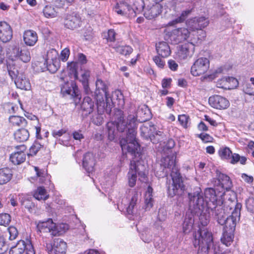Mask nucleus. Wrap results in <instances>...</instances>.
Here are the masks:
<instances>
[{
  "mask_svg": "<svg viewBox=\"0 0 254 254\" xmlns=\"http://www.w3.org/2000/svg\"><path fill=\"white\" fill-rule=\"evenodd\" d=\"M176 57L178 60L182 61L190 57V44L185 43L178 47Z\"/></svg>",
  "mask_w": 254,
  "mask_h": 254,
  "instance_id": "nucleus-30",
  "label": "nucleus"
},
{
  "mask_svg": "<svg viewBox=\"0 0 254 254\" xmlns=\"http://www.w3.org/2000/svg\"><path fill=\"white\" fill-rule=\"evenodd\" d=\"M205 201L206 202V206L207 209L209 211V210L214 211L219 209H222L224 204V196L225 192L219 191L216 192V190L212 188H206L204 190Z\"/></svg>",
  "mask_w": 254,
  "mask_h": 254,
  "instance_id": "nucleus-5",
  "label": "nucleus"
},
{
  "mask_svg": "<svg viewBox=\"0 0 254 254\" xmlns=\"http://www.w3.org/2000/svg\"><path fill=\"white\" fill-rule=\"evenodd\" d=\"M191 23L192 24L190 28L199 30L206 27L209 24V21L204 17H200L191 20Z\"/></svg>",
  "mask_w": 254,
  "mask_h": 254,
  "instance_id": "nucleus-32",
  "label": "nucleus"
},
{
  "mask_svg": "<svg viewBox=\"0 0 254 254\" xmlns=\"http://www.w3.org/2000/svg\"><path fill=\"white\" fill-rule=\"evenodd\" d=\"M7 232L9 235V239L13 240L16 238L18 236V232L16 227L10 226L7 228Z\"/></svg>",
  "mask_w": 254,
  "mask_h": 254,
  "instance_id": "nucleus-60",
  "label": "nucleus"
},
{
  "mask_svg": "<svg viewBox=\"0 0 254 254\" xmlns=\"http://www.w3.org/2000/svg\"><path fill=\"white\" fill-rule=\"evenodd\" d=\"M61 93L64 96L70 95L74 102L76 104L81 99V94L78 86L74 81L64 83L61 88Z\"/></svg>",
  "mask_w": 254,
  "mask_h": 254,
  "instance_id": "nucleus-12",
  "label": "nucleus"
},
{
  "mask_svg": "<svg viewBox=\"0 0 254 254\" xmlns=\"http://www.w3.org/2000/svg\"><path fill=\"white\" fill-rule=\"evenodd\" d=\"M188 196L189 198V207L191 211L194 213L202 212L206 208V202L200 192L195 191L192 193H189Z\"/></svg>",
  "mask_w": 254,
  "mask_h": 254,
  "instance_id": "nucleus-9",
  "label": "nucleus"
},
{
  "mask_svg": "<svg viewBox=\"0 0 254 254\" xmlns=\"http://www.w3.org/2000/svg\"><path fill=\"white\" fill-rule=\"evenodd\" d=\"M11 26L5 21H0V40L3 43L9 42L12 38Z\"/></svg>",
  "mask_w": 254,
  "mask_h": 254,
  "instance_id": "nucleus-21",
  "label": "nucleus"
},
{
  "mask_svg": "<svg viewBox=\"0 0 254 254\" xmlns=\"http://www.w3.org/2000/svg\"><path fill=\"white\" fill-rule=\"evenodd\" d=\"M137 200V194H135L132 196L130 201L129 202V205L127 208V212L128 214L132 215L133 213V209L134 206L136 204V201Z\"/></svg>",
  "mask_w": 254,
  "mask_h": 254,
  "instance_id": "nucleus-56",
  "label": "nucleus"
},
{
  "mask_svg": "<svg viewBox=\"0 0 254 254\" xmlns=\"http://www.w3.org/2000/svg\"><path fill=\"white\" fill-rule=\"evenodd\" d=\"M188 196L189 198V207L191 211L194 213L202 212L206 208V202L200 192L195 191L192 193H189Z\"/></svg>",
  "mask_w": 254,
  "mask_h": 254,
  "instance_id": "nucleus-8",
  "label": "nucleus"
},
{
  "mask_svg": "<svg viewBox=\"0 0 254 254\" xmlns=\"http://www.w3.org/2000/svg\"><path fill=\"white\" fill-rule=\"evenodd\" d=\"M33 196L38 200H45L49 198V195L44 187H39L34 190Z\"/></svg>",
  "mask_w": 254,
  "mask_h": 254,
  "instance_id": "nucleus-37",
  "label": "nucleus"
},
{
  "mask_svg": "<svg viewBox=\"0 0 254 254\" xmlns=\"http://www.w3.org/2000/svg\"><path fill=\"white\" fill-rule=\"evenodd\" d=\"M67 244L63 240L55 239L53 242L46 244V250L49 254H64Z\"/></svg>",
  "mask_w": 254,
  "mask_h": 254,
  "instance_id": "nucleus-15",
  "label": "nucleus"
},
{
  "mask_svg": "<svg viewBox=\"0 0 254 254\" xmlns=\"http://www.w3.org/2000/svg\"><path fill=\"white\" fill-rule=\"evenodd\" d=\"M119 55L128 57L133 52L132 48L129 45H118L113 47Z\"/></svg>",
  "mask_w": 254,
  "mask_h": 254,
  "instance_id": "nucleus-36",
  "label": "nucleus"
},
{
  "mask_svg": "<svg viewBox=\"0 0 254 254\" xmlns=\"http://www.w3.org/2000/svg\"><path fill=\"white\" fill-rule=\"evenodd\" d=\"M137 116L140 118L141 122H145L149 120L151 117V112L148 107L146 105L139 108L137 112Z\"/></svg>",
  "mask_w": 254,
  "mask_h": 254,
  "instance_id": "nucleus-34",
  "label": "nucleus"
},
{
  "mask_svg": "<svg viewBox=\"0 0 254 254\" xmlns=\"http://www.w3.org/2000/svg\"><path fill=\"white\" fill-rule=\"evenodd\" d=\"M90 71L89 70H85L81 74V77L79 79L80 82L82 83V84L85 90H87V89L89 88L88 81Z\"/></svg>",
  "mask_w": 254,
  "mask_h": 254,
  "instance_id": "nucleus-51",
  "label": "nucleus"
},
{
  "mask_svg": "<svg viewBox=\"0 0 254 254\" xmlns=\"http://www.w3.org/2000/svg\"><path fill=\"white\" fill-rule=\"evenodd\" d=\"M23 39L26 45L32 47L37 42L38 36L36 31L29 29L23 32Z\"/></svg>",
  "mask_w": 254,
  "mask_h": 254,
  "instance_id": "nucleus-27",
  "label": "nucleus"
},
{
  "mask_svg": "<svg viewBox=\"0 0 254 254\" xmlns=\"http://www.w3.org/2000/svg\"><path fill=\"white\" fill-rule=\"evenodd\" d=\"M12 177V170L5 167L0 169V185H3L8 182Z\"/></svg>",
  "mask_w": 254,
  "mask_h": 254,
  "instance_id": "nucleus-33",
  "label": "nucleus"
},
{
  "mask_svg": "<svg viewBox=\"0 0 254 254\" xmlns=\"http://www.w3.org/2000/svg\"><path fill=\"white\" fill-rule=\"evenodd\" d=\"M129 124L131 127L129 128L128 133H127L126 138L120 140V143L123 153H129L136 156L137 154L139 155L138 150L140 149V145L136 140L137 127L133 120Z\"/></svg>",
  "mask_w": 254,
  "mask_h": 254,
  "instance_id": "nucleus-4",
  "label": "nucleus"
},
{
  "mask_svg": "<svg viewBox=\"0 0 254 254\" xmlns=\"http://www.w3.org/2000/svg\"><path fill=\"white\" fill-rule=\"evenodd\" d=\"M179 125L184 129L188 128L190 125V118L187 114L179 115L178 117Z\"/></svg>",
  "mask_w": 254,
  "mask_h": 254,
  "instance_id": "nucleus-42",
  "label": "nucleus"
},
{
  "mask_svg": "<svg viewBox=\"0 0 254 254\" xmlns=\"http://www.w3.org/2000/svg\"><path fill=\"white\" fill-rule=\"evenodd\" d=\"M159 168H156L155 174L159 178H163L168 174V169L170 171V176L172 183L167 187L169 196L182 195L186 190V186L184 184L183 177L180 172V169L176 164V156L174 154L163 156L160 160Z\"/></svg>",
  "mask_w": 254,
  "mask_h": 254,
  "instance_id": "nucleus-1",
  "label": "nucleus"
},
{
  "mask_svg": "<svg viewBox=\"0 0 254 254\" xmlns=\"http://www.w3.org/2000/svg\"><path fill=\"white\" fill-rule=\"evenodd\" d=\"M190 30L186 27H179L172 30L164 31V39L171 44H178L188 41L190 37Z\"/></svg>",
  "mask_w": 254,
  "mask_h": 254,
  "instance_id": "nucleus-6",
  "label": "nucleus"
},
{
  "mask_svg": "<svg viewBox=\"0 0 254 254\" xmlns=\"http://www.w3.org/2000/svg\"><path fill=\"white\" fill-rule=\"evenodd\" d=\"M141 135L145 139H150L154 144H157L163 138V132L156 130L155 126L149 123L143 125L140 128Z\"/></svg>",
  "mask_w": 254,
  "mask_h": 254,
  "instance_id": "nucleus-7",
  "label": "nucleus"
},
{
  "mask_svg": "<svg viewBox=\"0 0 254 254\" xmlns=\"http://www.w3.org/2000/svg\"><path fill=\"white\" fill-rule=\"evenodd\" d=\"M95 164L96 159L93 153L89 152L86 153L82 160V166L85 170L88 173L93 172Z\"/></svg>",
  "mask_w": 254,
  "mask_h": 254,
  "instance_id": "nucleus-24",
  "label": "nucleus"
},
{
  "mask_svg": "<svg viewBox=\"0 0 254 254\" xmlns=\"http://www.w3.org/2000/svg\"><path fill=\"white\" fill-rule=\"evenodd\" d=\"M138 166L134 160H131L129 164V171L127 173L128 186L132 188L135 186L137 179Z\"/></svg>",
  "mask_w": 254,
  "mask_h": 254,
  "instance_id": "nucleus-25",
  "label": "nucleus"
},
{
  "mask_svg": "<svg viewBox=\"0 0 254 254\" xmlns=\"http://www.w3.org/2000/svg\"><path fill=\"white\" fill-rule=\"evenodd\" d=\"M8 249V246L4 236H0V254H3L7 251Z\"/></svg>",
  "mask_w": 254,
  "mask_h": 254,
  "instance_id": "nucleus-59",
  "label": "nucleus"
},
{
  "mask_svg": "<svg viewBox=\"0 0 254 254\" xmlns=\"http://www.w3.org/2000/svg\"><path fill=\"white\" fill-rule=\"evenodd\" d=\"M12 53L15 56L18 57L24 63H27L30 61V52L25 46L20 49L18 45H14L12 49Z\"/></svg>",
  "mask_w": 254,
  "mask_h": 254,
  "instance_id": "nucleus-23",
  "label": "nucleus"
},
{
  "mask_svg": "<svg viewBox=\"0 0 254 254\" xmlns=\"http://www.w3.org/2000/svg\"><path fill=\"white\" fill-rule=\"evenodd\" d=\"M156 50L159 56L163 58L168 57L171 54L169 44L166 42H159L156 44Z\"/></svg>",
  "mask_w": 254,
  "mask_h": 254,
  "instance_id": "nucleus-29",
  "label": "nucleus"
},
{
  "mask_svg": "<svg viewBox=\"0 0 254 254\" xmlns=\"http://www.w3.org/2000/svg\"><path fill=\"white\" fill-rule=\"evenodd\" d=\"M94 102L89 96L85 97L80 105L82 114L87 116L93 112L94 109Z\"/></svg>",
  "mask_w": 254,
  "mask_h": 254,
  "instance_id": "nucleus-28",
  "label": "nucleus"
},
{
  "mask_svg": "<svg viewBox=\"0 0 254 254\" xmlns=\"http://www.w3.org/2000/svg\"><path fill=\"white\" fill-rule=\"evenodd\" d=\"M113 10L118 14L127 16L132 13V8L130 4L125 0L120 1L113 7Z\"/></svg>",
  "mask_w": 254,
  "mask_h": 254,
  "instance_id": "nucleus-22",
  "label": "nucleus"
},
{
  "mask_svg": "<svg viewBox=\"0 0 254 254\" xmlns=\"http://www.w3.org/2000/svg\"><path fill=\"white\" fill-rule=\"evenodd\" d=\"M67 68L69 73L73 74L75 79H78V63L75 62H71L67 63Z\"/></svg>",
  "mask_w": 254,
  "mask_h": 254,
  "instance_id": "nucleus-50",
  "label": "nucleus"
},
{
  "mask_svg": "<svg viewBox=\"0 0 254 254\" xmlns=\"http://www.w3.org/2000/svg\"><path fill=\"white\" fill-rule=\"evenodd\" d=\"M246 207L249 211L254 213V197L249 198L247 200Z\"/></svg>",
  "mask_w": 254,
  "mask_h": 254,
  "instance_id": "nucleus-64",
  "label": "nucleus"
},
{
  "mask_svg": "<svg viewBox=\"0 0 254 254\" xmlns=\"http://www.w3.org/2000/svg\"><path fill=\"white\" fill-rule=\"evenodd\" d=\"M20 199L21 205L25 208L30 210L34 207L33 202L27 195L22 194Z\"/></svg>",
  "mask_w": 254,
  "mask_h": 254,
  "instance_id": "nucleus-45",
  "label": "nucleus"
},
{
  "mask_svg": "<svg viewBox=\"0 0 254 254\" xmlns=\"http://www.w3.org/2000/svg\"><path fill=\"white\" fill-rule=\"evenodd\" d=\"M194 220L191 217L185 218L183 224V232L185 234L189 233L193 227Z\"/></svg>",
  "mask_w": 254,
  "mask_h": 254,
  "instance_id": "nucleus-44",
  "label": "nucleus"
},
{
  "mask_svg": "<svg viewBox=\"0 0 254 254\" xmlns=\"http://www.w3.org/2000/svg\"><path fill=\"white\" fill-rule=\"evenodd\" d=\"M133 120L135 122V126L137 127L136 120L134 117L128 119L127 122L124 120V117L123 114L121 115L118 118L117 120L115 121L117 125V129L118 131L123 132L126 129H127V133H128L129 128L131 127L130 122Z\"/></svg>",
  "mask_w": 254,
  "mask_h": 254,
  "instance_id": "nucleus-26",
  "label": "nucleus"
},
{
  "mask_svg": "<svg viewBox=\"0 0 254 254\" xmlns=\"http://www.w3.org/2000/svg\"><path fill=\"white\" fill-rule=\"evenodd\" d=\"M29 131L28 130L23 128L17 129L14 133L15 140L19 142L26 141L29 138Z\"/></svg>",
  "mask_w": 254,
  "mask_h": 254,
  "instance_id": "nucleus-35",
  "label": "nucleus"
},
{
  "mask_svg": "<svg viewBox=\"0 0 254 254\" xmlns=\"http://www.w3.org/2000/svg\"><path fill=\"white\" fill-rule=\"evenodd\" d=\"M16 151L12 153L9 157L10 161L14 165H19L26 160V146L24 144L17 145L15 147Z\"/></svg>",
  "mask_w": 254,
  "mask_h": 254,
  "instance_id": "nucleus-18",
  "label": "nucleus"
},
{
  "mask_svg": "<svg viewBox=\"0 0 254 254\" xmlns=\"http://www.w3.org/2000/svg\"><path fill=\"white\" fill-rule=\"evenodd\" d=\"M116 33L113 29L108 31L107 35L106 38L108 42H114L116 40Z\"/></svg>",
  "mask_w": 254,
  "mask_h": 254,
  "instance_id": "nucleus-62",
  "label": "nucleus"
},
{
  "mask_svg": "<svg viewBox=\"0 0 254 254\" xmlns=\"http://www.w3.org/2000/svg\"><path fill=\"white\" fill-rule=\"evenodd\" d=\"M58 51L55 49H50L47 52L45 62H51V61L59 60L58 59Z\"/></svg>",
  "mask_w": 254,
  "mask_h": 254,
  "instance_id": "nucleus-49",
  "label": "nucleus"
},
{
  "mask_svg": "<svg viewBox=\"0 0 254 254\" xmlns=\"http://www.w3.org/2000/svg\"><path fill=\"white\" fill-rule=\"evenodd\" d=\"M63 24L64 27L68 29L74 30L80 27L82 25L81 17L74 12L66 13L63 18Z\"/></svg>",
  "mask_w": 254,
  "mask_h": 254,
  "instance_id": "nucleus-14",
  "label": "nucleus"
},
{
  "mask_svg": "<svg viewBox=\"0 0 254 254\" xmlns=\"http://www.w3.org/2000/svg\"><path fill=\"white\" fill-rule=\"evenodd\" d=\"M190 34L188 39L189 43L193 46H198L205 40L206 32L202 29L196 30L190 28Z\"/></svg>",
  "mask_w": 254,
  "mask_h": 254,
  "instance_id": "nucleus-20",
  "label": "nucleus"
},
{
  "mask_svg": "<svg viewBox=\"0 0 254 254\" xmlns=\"http://www.w3.org/2000/svg\"><path fill=\"white\" fill-rule=\"evenodd\" d=\"M129 1L132 4L131 6L132 8V12L139 13L143 10L145 6L144 0H129Z\"/></svg>",
  "mask_w": 254,
  "mask_h": 254,
  "instance_id": "nucleus-41",
  "label": "nucleus"
},
{
  "mask_svg": "<svg viewBox=\"0 0 254 254\" xmlns=\"http://www.w3.org/2000/svg\"><path fill=\"white\" fill-rule=\"evenodd\" d=\"M210 62L204 57L196 59L190 68V73L194 76H199L206 73L209 68Z\"/></svg>",
  "mask_w": 254,
  "mask_h": 254,
  "instance_id": "nucleus-13",
  "label": "nucleus"
},
{
  "mask_svg": "<svg viewBox=\"0 0 254 254\" xmlns=\"http://www.w3.org/2000/svg\"><path fill=\"white\" fill-rule=\"evenodd\" d=\"M196 136L200 139L203 143H213L214 141V138L212 136L205 132L197 134Z\"/></svg>",
  "mask_w": 254,
  "mask_h": 254,
  "instance_id": "nucleus-52",
  "label": "nucleus"
},
{
  "mask_svg": "<svg viewBox=\"0 0 254 254\" xmlns=\"http://www.w3.org/2000/svg\"><path fill=\"white\" fill-rule=\"evenodd\" d=\"M159 55L153 57V61L155 63L158 67L163 69L165 65V61Z\"/></svg>",
  "mask_w": 254,
  "mask_h": 254,
  "instance_id": "nucleus-58",
  "label": "nucleus"
},
{
  "mask_svg": "<svg viewBox=\"0 0 254 254\" xmlns=\"http://www.w3.org/2000/svg\"><path fill=\"white\" fill-rule=\"evenodd\" d=\"M44 148V146L39 142L35 141L29 148V152L27 154L28 156H34L38 152Z\"/></svg>",
  "mask_w": 254,
  "mask_h": 254,
  "instance_id": "nucleus-47",
  "label": "nucleus"
},
{
  "mask_svg": "<svg viewBox=\"0 0 254 254\" xmlns=\"http://www.w3.org/2000/svg\"><path fill=\"white\" fill-rule=\"evenodd\" d=\"M210 106L217 110H225L230 106L229 100L225 97L219 95H214L208 99Z\"/></svg>",
  "mask_w": 254,
  "mask_h": 254,
  "instance_id": "nucleus-16",
  "label": "nucleus"
},
{
  "mask_svg": "<svg viewBox=\"0 0 254 254\" xmlns=\"http://www.w3.org/2000/svg\"><path fill=\"white\" fill-rule=\"evenodd\" d=\"M242 204L234 201L224 202L223 207L215 210L214 213L217 222L223 226V230L235 231L237 221L240 217Z\"/></svg>",
  "mask_w": 254,
  "mask_h": 254,
  "instance_id": "nucleus-2",
  "label": "nucleus"
},
{
  "mask_svg": "<svg viewBox=\"0 0 254 254\" xmlns=\"http://www.w3.org/2000/svg\"><path fill=\"white\" fill-rule=\"evenodd\" d=\"M219 156L222 160H230L232 164H236L239 161L242 165H245L247 162V158L245 156H240L238 153H232L230 148L227 146H222L218 151Z\"/></svg>",
  "mask_w": 254,
  "mask_h": 254,
  "instance_id": "nucleus-10",
  "label": "nucleus"
},
{
  "mask_svg": "<svg viewBox=\"0 0 254 254\" xmlns=\"http://www.w3.org/2000/svg\"><path fill=\"white\" fill-rule=\"evenodd\" d=\"M35 254L34 247L31 241L29 239L26 241L20 240L15 245L12 247L9 252V254Z\"/></svg>",
  "mask_w": 254,
  "mask_h": 254,
  "instance_id": "nucleus-11",
  "label": "nucleus"
},
{
  "mask_svg": "<svg viewBox=\"0 0 254 254\" xmlns=\"http://www.w3.org/2000/svg\"><path fill=\"white\" fill-rule=\"evenodd\" d=\"M192 244L194 248H198L197 254H209V250L213 244V235L207 230L199 228L193 233Z\"/></svg>",
  "mask_w": 254,
  "mask_h": 254,
  "instance_id": "nucleus-3",
  "label": "nucleus"
},
{
  "mask_svg": "<svg viewBox=\"0 0 254 254\" xmlns=\"http://www.w3.org/2000/svg\"><path fill=\"white\" fill-rule=\"evenodd\" d=\"M11 221V216L6 213L0 214V225L7 226Z\"/></svg>",
  "mask_w": 254,
  "mask_h": 254,
  "instance_id": "nucleus-55",
  "label": "nucleus"
},
{
  "mask_svg": "<svg viewBox=\"0 0 254 254\" xmlns=\"http://www.w3.org/2000/svg\"><path fill=\"white\" fill-rule=\"evenodd\" d=\"M217 177L218 181L223 190H228L230 188L231 181L228 176L223 173H219Z\"/></svg>",
  "mask_w": 254,
  "mask_h": 254,
  "instance_id": "nucleus-39",
  "label": "nucleus"
},
{
  "mask_svg": "<svg viewBox=\"0 0 254 254\" xmlns=\"http://www.w3.org/2000/svg\"><path fill=\"white\" fill-rule=\"evenodd\" d=\"M47 64V70L52 73H54L58 70L60 66V63L59 60L45 62Z\"/></svg>",
  "mask_w": 254,
  "mask_h": 254,
  "instance_id": "nucleus-48",
  "label": "nucleus"
},
{
  "mask_svg": "<svg viewBox=\"0 0 254 254\" xmlns=\"http://www.w3.org/2000/svg\"><path fill=\"white\" fill-rule=\"evenodd\" d=\"M15 83L17 88L22 90H28L30 88V82L25 78L18 77L15 80Z\"/></svg>",
  "mask_w": 254,
  "mask_h": 254,
  "instance_id": "nucleus-46",
  "label": "nucleus"
},
{
  "mask_svg": "<svg viewBox=\"0 0 254 254\" xmlns=\"http://www.w3.org/2000/svg\"><path fill=\"white\" fill-rule=\"evenodd\" d=\"M43 13L44 16L47 18H53L57 17L58 12L55 8L49 5H46L43 9Z\"/></svg>",
  "mask_w": 254,
  "mask_h": 254,
  "instance_id": "nucleus-43",
  "label": "nucleus"
},
{
  "mask_svg": "<svg viewBox=\"0 0 254 254\" xmlns=\"http://www.w3.org/2000/svg\"><path fill=\"white\" fill-rule=\"evenodd\" d=\"M96 86L97 89L99 91L102 90L104 95L107 97L108 94V86L104 81L100 79H98L96 82Z\"/></svg>",
  "mask_w": 254,
  "mask_h": 254,
  "instance_id": "nucleus-54",
  "label": "nucleus"
},
{
  "mask_svg": "<svg viewBox=\"0 0 254 254\" xmlns=\"http://www.w3.org/2000/svg\"><path fill=\"white\" fill-rule=\"evenodd\" d=\"M238 85L237 79L230 76L222 77L216 82V86L224 90L233 89L238 87Z\"/></svg>",
  "mask_w": 254,
  "mask_h": 254,
  "instance_id": "nucleus-19",
  "label": "nucleus"
},
{
  "mask_svg": "<svg viewBox=\"0 0 254 254\" xmlns=\"http://www.w3.org/2000/svg\"><path fill=\"white\" fill-rule=\"evenodd\" d=\"M8 121L9 125L11 127H25L27 124L26 119L19 116H10Z\"/></svg>",
  "mask_w": 254,
  "mask_h": 254,
  "instance_id": "nucleus-31",
  "label": "nucleus"
},
{
  "mask_svg": "<svg viewBox=\"0 0 254 254\" xmlns=\"http://www.w3.org/2000/svg\"><path fill=\"white\" fill-rule=\"evenodd\" d=\"M37 228L40 232L51 233L54 236L59 233L56 224L51 218H49L46 221H39L37 225Z\"/></svg>",
  "mask_w": 254,
  "mask_h": 254,
  "instance_id": "nucleus-17",
  "label": "nucleus"
},
{
  "mask_svg": "<svg viewBox=\"0 0 254 254\" xmlns=\"http://www.w3.org/2000/svg\"><path fill=\"white\" fill-rule=\"evenodd\" d=\"M34 170L36 171L37 176L40 178L41 183H44V179L48 177L47 170L40 169L38 167H34Z\"/></svg>",
  "mask_w": 254,
  "mask_h": 254,
  "instance_id": "nucleus-57",
  "label": "nucleus"
},
{
  "mask_svg": "<svg viewBox=\"0 0 254 254\" xmlns=\"http://www.w3.org/2000/svg\"><path fill=\"white\" fill-rule=\"evenodd\" d=\"M234 231L223 230L222 236L221 238V242L227 246L231 245L233 241Z\"/></svg>",
  "mask_w": 254,
  "mask_h": 254,
  "instance_id": "nucleus-38",
  "label": "nucleus"
},
{
  "mask_svg": "<svg viewBox=\"0 0 254 254\" xmlns=\"http://www.w3.org/2000/svg\"><path fill=\"white\" fill-rule=\"evenodd\" d=\"M191 10L189 9L183 11L180 16L178 17L172 21V24L183 22L188 17V15L191 13Z\"/></svg>",
  "mask_w": 254,
  "mask_h": 254,
  "instance_id": "nucleus-53",
  "label": "nucleus"
},
{
  "mask_svg": "<svg viewBox=\"0 0 254 254\" xmlns=\"http://www.w3.org/2000/svg\"><path fill=\"white\" fill-rule=\"evenodd\" d=\"M70 54V51L68 48H64L61 53L60 59L63 62H66L69 57Z\"/></svg>",
  "mask_w": 254,
  "mask_h": 254,
  "instance_id": "nucleus-63",
  "label": "nucleus"
},
{
  "mask_svg": "<svg viewBox=\"0 0 254 254\" xmlns=\"http://www.w3.org/2000/svg\"><path fill=\"white\" fill-rule=\"evenodd\" d=\"M83 36L86 41H91L94 37L93 30L89 27L84 31Z\"/></svg>",
  "mask_w": 254,
  "mask_h": 254,
  "instance_id": "nucleus-61",
  "label": "nucleus"
},
{
  "mask_svg": "<svg viewBox=\"0 0 254 254\" xmlns=\"http://www.w3.org/2000/svg\"><path fill=\"white\" fill-rule=\"evenodd\" d=\"M106 127L107 129L109 139L110 140H114L118 131L116 122L115 121H110L108 122L106 124Z\"/></svg>",
  "mask_w": 254,
  "mask_h": 254,
  "instance_id": "nucleus-40",
  "label": "nucleus"
}]
</instances>
